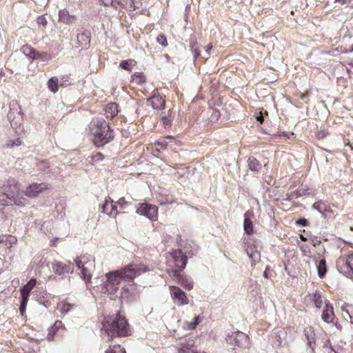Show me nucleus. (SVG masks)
I'll list each match as a JSON object with an SVG mask.
<instances>
[{"instance_id": "obj_30", "label": "nucleus", "mask_w": 353, "mask_h": 353, "mask_svg": "<svg viewBox=\"0 0 353 353\" xmlns=\"http://www.w3.org/2000/svg\"><path fill=\"white\" fill-rule=\"evenodd\" d=\"M48 88L53 93L58 92L59 89V80L56 77H51L48 81Z\"/></svg>"}, {"instance_id": "obj_16", "label": "nucleus", "mask_w": 353, "mask_h": 353, "mask_svg": "<svg viewBox=\"0 0 353 353\" xmlns=\"http://www.w3.org/2000/svg\"><path fill=\"white\" fill-rule=\"evenodd\" d=\"M170 276H173L176 279V282L185 290H190L193 288V282L188 279L184 274H182L181 272L173 274Z\"/></svg>"}, {"instance_id": "obj_54", "label": "nucleus", "mask_w": 353, "mask_h": 353, "mask_svg": "<svg viewBox=\"0 0 353 353\" xmlns=\"http://www.w3.org/2000/svg\"><path fill=\"white\" fill-rule=\"evenodd\" d=\"M336 1L341 3V4L346 3V0H336Z\"/></svg>"}, {"instance_id": "obj_27", "label": "nucleus", "mask_w": 353, "mask_h": 353, "mask_svg": "<svg viewBox=\"0 0 353 353\" xmlns=\"http://www.w3.org/2000/svg\"><path fill=\"white\" fill-rule=\"evenodd\" d=\"M312 301L314 306L320 309L323 305L322 294L320 291H316L312 294Z\"/></svg>"}, {"instance_id": "obj_60", "label": "nucleus", "mask_w": 353, "mask_h": 353, "mask_svg": "<svg viewBox=\"0 0 353 353\" xmlns=\"http://www.w3.org/2000/svg\"><path fill=\"white\" fill-rule=\"evenodd\" d=\"M248 240H246V242H245V241H244V242H243V243H248Z\"/></svg>"}, {"instance_id": "obj_53", "label": "nucleus", "mask_w": 353, "mask_h": 353, "mask_svg": "<svg viewBox=\"0 0 353 353\" xmlns=\"http://www.w3.org/2000/svg\"><path fill=\"white\" fill-rule=\"evenodd\" d=\"M102 2L105 6H108L109 5H110V2H108V0H105L104 1H102Z\"/></svg>"}, {"instance_id": "obj_29", "label": "nucleus", "mask_w": 353, "mask_h": 353, "mask_svg": "<svg viewBox=\"0 0 353 353\" xmlns=\"http://www.w3.org/2000/svg\"><path fill=\"white\" fill-rule=\"evenodd\" d=\"M318 275L320 278L323 279L327 273L326 261L323 258L319 261L317 264Z\"/></svg>"}, {"instance_id": "obj_17", "label": "nucleus", "mask_w": 353, "mask_h": 353, "mask_svg": "<svg viewBox=\"0 0 353 353\" xmlns=\"http://www.w3.org/2000/svg\"><path fill=\"white\" fill-rule=\"evenodd\" d=\"M254 216V213L251 210L247 211L244 214L243 228L245 233L248 235H252L254 233L253 223L251 217Z\"/></svg>"}, {"instance_id": "obj_40", "label": "nucleus", "mask_w": 353, "mask_h": 353, "mask_svg": "<svg viewBox=\"0 0 353 353\" xmlns=\"http://www.w3.org/2000/svg\"><path fill=\"white\" fill-rule=\"evenodd\" d=\"M22 143V141L19 138H17L16 141L8 140L6 143L5 147L6 148H13L14 146H19Z\"/></svg>"}, {"instance_id": "obj_41", "label": "nucleus", "mask_w": 353, "mask_h": 353, "mask_svg": "<svg viewBox=\"0 0 353 353\" xmlns=\"http://www.w3.org/2000/svg\"><path fill=\"white\" fill-rule=\"evenodd\" d=\"M104 159V155L101 152H97L91 156V161L92 163H96L102 161Z\"/></svg>"}, {"instance_id": "obj_44", "label": "nucleus", "mask_w": 353, "mask_h": 353, "mask_svg": "<svg viewBox=\"0 0 353 353\" xmlns=\"http://www.w3.org/2000/svg\"><path fill=\"white\" fill-rule=\"evenodd\" d=\"M117 205H119L121 208H124L127 204L128 202L125 201L124 197L120 198L117 203H115Z\"/></svg>"}, {"instance_id": "obj_25", "label": "nucleus", "mask_w": 353, "mask_h": 353, "mask_svg": "<svg viewBox=\"0 0 353 353\" xmlns=\"http://www.w3.org/2000/svg\"><path fill=\"white\" fill-rule=\"evenodd\" d=\"M77 41L79 43V45L82 47L88 48L90 46V38L85 32L79 34L77 35Z\"/></svg>"}, {"instance_id": "obj_9", "label": "nucleus", "mask_w": 353, "mask_h": 353, "mask_svg": "<svg viewBox=\"0 0 353 353\" xmlns=\"http://www.w3.org/2000/svg\"><path fill=\"white\" fill-rule=\"evenodd\" d=\"M169 288L171 297L178 305H185L189 303L186 293L179 287L170 285Z\"/></svg>"}, {"instance_id": "obj_1", "label": "nucleus", "mask_w": 353, "mask_h": 353, "mask_svg": "<svg viewBox=\"0 0 353 353\" xmlns=\"http://www.w3.org/2000/svg\"><path fill=\"white\" fill-rule=\"evenodd\" d=\"M148 270V267L143 263H130L119 270L109 272L105 274L106 281L104 282L101 288V292L105 294H114L119 290L121 281H132L134 278Z\"/></svg>"}, {"instance_id": "obj_23", "label": "nucleus", "mask_w": 353, "mask_h": 353, "mask_svg": "<svg viewBox=\"0 0 353 353\" xmlns=\"http://www.w3.org/2000/svg\"><path fill=\"white\" fill-rule=\"evenodd\" d=\"M59 21L67 23H72L75 21L76 17L74 15H70L66 9L61 10L59 12Z\"/></svg>"}, {"instance_id": "obj_36", "label": "nucleus", "mask_w": 353, "mask_h": 353, "mask_svg": "<svg viewBox=\"0 0 353 353\" xmlns=\"http://www.w3.org/2000/svg\"><path fill=\"white\" fill-rule=\"evenodd\" d=\"M157 41L163 47L168 46L167 37L163 33H161L157 37Z\"/></svg>"}, {"instance_id": "obj_31", "label": "nucleus", "mask_w": 353, "mask_h": 353, "mask_svg": "<svg viewBox=\"0 0 353 353\" xmlns=\"http://www.w3.org/2000/svg\"><path fill=\"white\" fill-rule=\"evenodd\" d=\"M168 140L172 141L173 138L172 137L160 138L156 141L155 145L157 147L158 150H165L168 147Z\"/></svg>"}, {"instance_id": "obj_55", "label": "nucleus", "mask_w": 353, "mask_h": 353, "mask_svg": "<svg viewBox=\"0 0 353 353\" xmlns=\"http://www.w3.org/2000/svg\"><path fill=\"white\" fill-rule=\"evenodd\" d=\"M166 203H170V204H172L174 203V200L173 199H170V201L168 199H166Z\"/></svg>"}, {"instance_id": "obj_3", "label": "nucleus", "mask_w": 353, "mask_h": 353, "mask_svg": "<svg viewBox=\"0 0 353 353\" xmlns=\"http://www.w3.org/2000/svg\"><path fill=\"white\" fill-rule=\"evenodd\" d=\"M90 132L93 137V143L97 148L103 147L114 139L113 130L103 119H95L92 121Z\"/></svg>"}, {"instance_id": "obj_38", "label": "nucleus", "mask_w": 353, "mask_h": 353, "mask_svg": "<svg viewBox=\"0 0 353 353\" xmlns=\"http://www.w3.org/2000/svg\"><path fill=\"white\" fill-rule=\"evenodd\" d=\"M28 302V299H26V297H25L24 299L21 298V305L19 307V311L21 316H24L26 314V310Z\"/></svg>"}, {"instance_id": "obj_12", "label": "nucleus", "mask_w": 353, "mask_h": 353, "mask_svg": "<svg viewBox=\"0 0 353 353\" xmlns=\"http://www.w3.org/2000/svg\"><path fill=\"white\" fill-rule=\"evenodd\" d=\"M52 270L56 274L63 275L73 271V265L70 261L67 263L57 261L53 264Z\"/></svg>"}, {"instance_id": "obj_13", "label": "nucleus", "mask_w": 353, "mask_h": 353, "mask_svg": "<svg viewBox=\"0 0 353 353\" xmlns=\"http://www.w3.org/2000/svg\"><path fill=\"white\" fill-rule=\"evenodd\" d=\"M303 334L307 341V346L314 353L316 345V333L314 327L311 325L305 327L303 329Z\"/></svg>"}, {"instance_id": "obj_45", "label": "nucleus", "mask_w": 353, "mask_h": 353, "mask_svg": "<svg viewBox=\"0 0 353 353\" xmlns=\"http://www.w3.org/2000/svg\"><path fill=\"white\" fill-rule=\"evenodd\" d=\"M63 327V323H62V322H61V321H57L54 323V325L52 327V328H51V330H50V332H52V331H53V332H54L56 330H58V329H59V328H61V327Z\"/></svg>"}, {"instance_id": "obj_15", "label": "nucleus", "mask_w": 353, "mask_h": 353, "mask_svg": "<svg viewBox=\"0 0 353 353\" xmlns=\"http://www.w3.org/2000/svg\"><path fill=\"white\" fill-rule=\"evenodd\" d=\"M322 320L327 323H334V320L335 319V314L334 312V307L331 303L329 301L325 303L322 314H321Z\"/></svg>"}, {"instance_id": "obj_51", "label": "nucleus", "mask_w": 353, "mask_h": 353, "mask_svg": "<svg viewBox=\"0 0 353 353\" xmlns=\"http://www.w3.org/2000/svg\"><path fill=\"white\" fill-rule=\"evenodd\" d=\"M12 114H13V113L12 112H9L8 114V117L9 120L10 121V123L12 125V121H13Z\"/></svg>"}, {"instance_id": "obj_52", "label": "nucleus", "mask_w": 353, "mask_h": 353, "mask_svg": "<svg viewBox=\"0 0 353 353\" xmlns=\"http://www.w3.org/2000/svg\"><path fill=\"white\" fill-rule=\"evenodd\" d=\"M69 79H70V76H69V75H65V76H63V77H61V79H62L63 81H68Z\"/></svg>"}, {"instance_id": "obj_21", "label": "nucleus", "mask_w": 353, "mask_h": 353, "mask_svg": "<svg viewBox=\"0 0 353 353\" xmlns=\"http://www.w3.org/2000/svg\"><path fill=\"white\" fill-rule=\"evenodd\" d=\"M204 319L203 314L195 316L191 321H185L183 323V328L186 330H193L198 325H199Z\"/></svg>"}, {"instance_id": "obj_6", "label": "nucleus", "mask_w": 353, "mask_h": 353, "mask_svg": "<svg viewBox=\"0 0 353 353\" xmlns=\"http://www.w3.org/2000/svg\"><path fill=\"white\" fill-rule=\"evenodd\" d=\"M338 270L347 276H353V253L341 255L336 261Z\"/></svg>"}, {"instance_id": "obj_5", "label": "nucleus", "mask_w": 353, "mask_h": 353, "mask_svg": "<svg viewBox=\"0 0 353 353\" xmlns=\"http://www.w3.org/2000/svg\"><path fill=\"white\" fill-rule=\"evenodd\" d=\"M75 263L79 270H81V277L89 283L92 279V272L94 269V260L87 255H81L75 259Z\"/></svg>"}, {"instance_id": "obj_26", "label": "nucleus", "mask_w": 353, "mask_h": 353, "mask_svg": "<svg viewBox=\"0 0 353 353\" xmlns=\"http://www.w3.org/2000/svg\"><path fill=\"white\" fill-rule=\"evenodd\" d=\"M146 81V77L143 72H135L131 77V82L137 85H142Z\"/></svg>"}, {"instance_id": "obj_35", "label": "nucleus", "mask_w": 353, "mask_h": 353, "mask_svg": "<svg viewBox=\"0 0 353 353\" xmlns=\"http://www.w3.org/2000/svg\"><path fill=\"white\" fill-rule=\"evenodd\" d=\"M161 121L165 128L170 127L172 124V112L170 110L168 112V116H164L161 118Z\"/></svg>"}, {"instance_id": "obj_56", "label": "nucleus", "mask_w": 353, "mask_h": 353, "mask_svg": "<svg viewBox=\"0 0 353 353\" xmlns=\"http://www.w3.org/2000/svg\"><path fill=\"white\" fill-rule=\"evenodd\" d=\"M331 353H336L332 347L330 348Z\"/></svg>"}, {"instance_id": "obj_20", "label": "nucleus", "mask_w": 353, "mask_h": 353, "mask_svg": "<svg viewBox=\"0 0 353 353\" xmlns=\"http://www.w3.org/2000/svg\"><path fill=\"white\" fill-rule=\"evenodd\" d=\"M36 284L37 280L35 279H31L27 284L20 289L21 298L24 299L26 297V299H28L30 293L35 287Z\"/></svg>"}, {"instance_id": "obj_19", "label": "nucleus", "mask_w": 353, "mask_h": 353, "mask_svg": "<svg viewBox=\"0 0 353 353\" xmlns=\"http://www.w3.org/2000/svg\"><path fill=\"white\" fill-rule=\"evenodd\" d=\"M243 248L249 257L254 262L260 259V253L255 245L244 243Z\"/></svg>"}, {"instance_id": "obj_57", "label": "nucleus", "mask_w": 353, "mask_h": 353, "mask_svg": "<svg viewBox=\"0 0 353 353\" xmlns=\"http://www.w3.org/2000/svg\"><path fill=\"white\" fill-rule=\"evenodd\" d=\"M263 276H264L265 277H268V276H267V273H266V272H264Z\"/></svg>"}, {"instance_id": "obj_39", "label": "nucleus", "mask_w": 353, "mask_h": 353, "mask_svg": "<svg viewBox=\"0 0 353 353\" xmlns=\"http://www.w3.org/2000/svg\"><path fill=\"white\" fill-rule=\"evenodd\" d=\"M190 48L194 53V59H197L200 56V50L197 48V43L196 41L190 44Z\"/></svg>"}, {"instance_id": "obj_22", "label": "nucleus", "mask_w": 353, "mask_h": 353, "mask_svg": "<svg viewBox=\"0 0 353 353\" xmlns=\"http://www.w3.org/2000/svg\"><path fill=\"white\" fill-rule=\"evenodd\" d=\"M118 112V105L116 103H109L106 105L105 115L107 119H113Z\"/></svg>"}, {"instance_id": "obj_2", "label": "nucleus", "mask_w": 353, "mask_h": 353, "mask_svg": "<svg viewBox=\"0 0 353 353\" xmlns=\"http://www.w3.org/2000/svg\"><path fill=\"white\" fill-rule=\"evenodd\" d=\"M103 327L111 339L117 337H126L130 336L132 332L128 320L119 314L105 317Z\"/></svg>"}, {"instance_id": "obj_50", "label": "nucleus", "mask_w": 353, "mask_h": 353, "mask_svg": "<svg viewBox=\"0 0 353 353\" xmlns=\"http://www.w3.org/2000/svg\"><path fill=\"white\" fill-rule=\"evenodd\" d=\"M212 47H213V46H212V43H209V44L206 46V48H205V51H206V52L208 53V55H210V50H212Z\"/></svg>"}, {"instance_id": "obj_43", "label": "nucleus", "mask_w": 353, "mask_h": 353, "mask_svg": "<svg viewBox=\"0 0 353 353\" xmlns=\"http://www.w3.org/2000/svg\"><path fill=\"white\" fill-rule=\"evenodd\" d=\"M19 193V192L14 194V199H12V201H13V203L17 205L23 206L25 205V202L22 201L21 199H18ZM23 200L25 201L24 199H23Z\"/></svg>"}, {"instance_id": "obj_14", "label": "nucleus", "mask_w": 353, "mask_h": 353, "mask_svg": "<svg viewBox=\"0 0 353 353\" xmlns=\"http://www.w3.org/2000/svg\"><path fill=\"white\" fill-rule=\"evenodd\" d=\"M102 212L114 217H116L119 213L117 204L110 196L105 198V203L102 206Z\"/></svg>"}, {"instance_id": "obj_48", "label": "nucleus", "mask_w": 353, "mask_h": 353, "mask_svg": "<svg viewBox=\"0 0 353 353\" xmlns=\"http://www.w3.org/2000/svg\"><path fill=\"white\" fill-rule=\"evenodd\" d=\"M256 119L260 122V123H262L264 121V119H263V113L261 112H260L259 113V115H257L256 117Z\"/></svg>"}, {"instance_id": "obj_24", "label": "nucleus", "mask_w": 353, "mask_h": 353, "mask_svg": "<svg viewBox=\"0 0 353 353\" xmlns=\"http://www.w3.org/2000/svg\"><path fill=\"white\" fill-rule=\"evenodd\" d=\"M101 1H104L105 0H101ZM108 2H110V6L115 8H127L128 7L132 8V1L130 0L129 2L128 1L123 0V1H119V0H108Z\"/></svg>"}, {"instance_id": "obj_4", "label": "nucleus", "mask_w": 353, "mask_h": 353, "mask_svg": "<svg viewBox=\"0 0 353 353\" xmlns=\"http://www.w3.org/2000/svg\"><path fill=\"white\" fill-rule=\"evenodd\" d=\"M170 259L168 260L170 268L167 270L169 275L181 272L185 268L188 258L181 250H173L170 252Z\"/></svg>"}, {"instance_id": "obj_42", "label": "nucleus", "mask_w": 353, "mask_h": 353, "mask_svg": "<svg viewBox=\"0 0 353 353\" xmlns=\"http://www.w3.org/2000/svg\"><path fill=\"white\" fill-rule=\"evenodd\" d=\"M312 207H313L314 209L318 210L319 212H323V211L325 210L324 203L321 201H319L315 202L313 204Z\"/></svg>"}, {"instance_id": "obj_59", "label": "nucleus", "mask_w": 353, "mask_h": 353, "mask_svg": "<svg viewBox=\"0 0 353 353\" xmlns=\"http://www.w3.org/2000/svg\"><path fill=\"white\" fill-rule=\"evenodd\" d=\"M279 342L280 344L281 343V339H279Z\"/></svg>"}, {"instance_id": "obj_32", "label": "nucleus", "mask_w": 353, "mask_h": 353, "mask_svg": "<svg viewBox=\"0 0 353 353\" xmlns=\"http://www.w3.org/2000/svg\"><path fill=\"white\" fill-rule=\"evenodd\" d=\"M249 168L254 172H258L261 168V163L253 157H251L248 160Z\"/></svg>"}, {"instance_id": "obj_33", "label": "nucleus", "mask_w": 353, "mask_h": 353, "mask_svg": "<svg viewBox=\"0 0 353 353\" xmlns=\"http://www.w3.org/2000/svg\"><path fill=\"white\" fill-rule=\"evenodd\" d=\"M105 353H127L125 349L122 347L121 345L117 344L113 345H110L107 350L105 351Z\"/></svg>"}, {"instance_id": "obj_47", "label": "nucleus", "mask_w": 353, "mask_h": 353, "mask_svg": "<svg viewBox=\"0 0 353 353\" xmlns=\"http://www.w3.org/2000/svg\"><path fill=\"white\" fill-rule=\"evenodd\" d=\"M38 23L42 24L43 26H46L48 23L46 19L42 16L38 18Z\"/></svg>"}, {"instance_id": "obj_37", "label": "nucleus", "mask_w": 353, "mask_h": 353, "mask_svg": "<svg viewBox=\"0 0 353 353\" xmlns=\"http://www.w3.org/2000/svg\"><path fill=\"white\" fill-rule=\"evenodd\" d=\"M6 241H9L10 244L15 243L17 242L16 238L13 236H0V244L5 243Z\"/></svg>"}, {"instance_id": "obj_49", "label": "nucleus", "mask_w": 353, "mask_h": 353, "mask_svg": "<svg viewBox=\"0 0 353 353\" xmlns=\"http://www.w3.org/2000/svg\"><path fill=\"white\" fill-rule=\"evenodd\" d=\"M345 145L349 146L352 150H353V142L351 143L349 139L345 141Z\"/></svg>"}, {"instance_id": "obj_34", "label": "nucleus", "mask_w": 353, "mask_h": 353, "mask_svg": "<svg viewBox=\"0 0 353 353\" xmlns=\"http://www.w3.org/2000/svg\"><path fill=\"white\" fill-rule=\"evenodd\" d=\"M60 311L62 314H67L70 310H72L74 307H75L74 304H71L66 301H63L60 303Z\"/></svg>"}, {"instance_id": "obj_28", "label": "nucleus", "mask_w": 353, "mask_h": 353, "mask_svg": "<svg viewBox=\"0 0 353 353\" xmlns=\"http://www.w3.org/2000/svg\"><path fill=\"white\" fill-rule=\"evenodd\" d=\"M137 65V61L134 59H129L127 60H123L119 64V67L122 69L131 72L132 68Z\"/></svg>"}, {"instance_id": "obj_46", "label": "nucleus", "mask_w": 353, "mask_h": 353, "mask_svg": "<svg viewBox=\"0 0 353 353\" xmlns=\"http://www.w3.org/2000/svg\"><path fill=\"white\" fill-rule=\"evenodd\" d=\"M307 223H308V221L305 218H301V219H299L297 221H296V224L301 225L303 226H307Z\"/></svg>"}, {"instance_id": "obj_10", "label": "nucleus", "mask_w": 353, "mask_h": 353, "mask_svg": "<svg viewBox=\"0 0 353 353\" xmlns=\"http://www.w3.org/2000/svg\"><path fill=\"white\" fill-rule=\"evenodd\" d=\"M21 52L25 54L27 57L31 59H42L46 60L48 54L47 52H39L32 46L25 44L21 46Z\"/></svg>"}, {"instance_id": "obj_11", "label": "nucleus", "mask_w": 353, "mask_h": 353, "mask_svg": "<svg viewBox=\"0 0 353 353\" xmlns=\"http://www.w3.org/2000/svg\"><path fill=\"white\" fill-rule=\"evenodd\" d=\"M49 189V184L46 183H32L26 188L25 194L29 197L37 196L40 193Z\"/></svg>"}, {"instance_id": "obj_58", "label": "nucleus", "mask_w": 353, "mask_h": 353, "mask_svg": "<svg viewBox=\"0 0 353 353\" xmlns=\"http://www.w3.org/2000/svg\"><path fill=\"white\" fill-rule=\"evenodd\" d=\"M55 244H56V242H53V243H52V245H54H54H55Z\"/></svg>"}, {"instance_id": "obj_8", "label": "nucleus", "mask_w": 353, "mask_h": 353, "mask_svg": "<svg viewBox=\"0 0 353 353\" xmlns=\"http://www.w3.org/2000/svg\"><path fill=\"white\" fill-rule=\"evenodd\" d=\"M5 192L0 193V205H8L14 199V194L19 192L17 183L9 184L5 188Z\"/></svg>"}, {"instance_id": "obj_18", "label": "nucleus", "mask_w": 353, "mask_h": 353, "mask_svg": "<svg viewBox=\"0 0 353 353\" xmlns=\"http://www.w3.org/2000/svg\"><path fill=\"white\" fill-rule=\"evenodd\" d=\"M148 101L154 109L162 110L165 108V99L160 94H154L152 97L148 99Z\"/></svg>"}, {"instance_id": "obj_7", "label": "nucleus", "mask_w": 353, "mask_h": 353, "mask_svg": "<svg viewBox=\"0 0 353 353\" xmlns=\"http://www.w3.org/2000/svg\"><path fill=\"white\" fill-rule=\"evenodd\" d=\"M136 213L145 216L152 221H157L159 217L158 208L148 203H139L136 210Z\"/></svg>"}]
</instances>
